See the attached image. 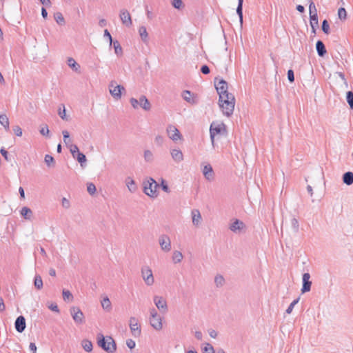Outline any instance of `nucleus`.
Here are the masks:
<instances>
[{
  "label": "nucleus",
  "instance_id": "f257e3e1",
  "mask_svg": "<svg viewBox=\"0 0 353 353\" xmlns=\"http://www.w3.org/2000/svg\"><path fill=\"white\" fill-rule=\"evenodd\" d=\"M97 345L108 353H114L117 350V345L111 336L105 337L103 334L99 333L97 336Z\"/></svg>",
  "mask_w": 353,
  "mask_h": 353
},
{
  "label": "nucleus",
  "instance_id": "f03ea898",
  "mask_svg": "<svg viewBox=\"0 0 353 353\" xmlns=\"http://www.w3.org/2000/svg\"><path fill=\"white\" fill-rule=\"evenodd\" d=\"M219 104L223 113L227 117L232 114L234 109L235 99L232 94H226L223 99L219 98Z\"/></svg>",
  "mask_w": 353,
  "mask_h": 353
},
{
  "label": "nucleus",
  "instance_id": "7ed1b4c3",
  "mask_svg": "<svg viewBox=\"0 0 353 353\" xmlns=\"http://www.w3.org/2000/svg\"><path fill=\"white\" fill-rule=\"evenodd\" d=\"M159 185L154 179L150 178L146 182H144L143 192L144 193L152 197L156 198L158 196L157 188Z\"/></svg>",
  "mask_w": 353,
  "mask_h": 353
},
{
  "label": "nucleus",
  "instance_id": "20e7f679",
  "mask_svg": "<svg viewBox=\"0 0 353 353\" xmlns=\"http://www.w3.org/2000/svg\"><path fill=\"white\" fill-rule=\"evenodd\" d=\"M109 91L112 97L119 100L121 98L123 91H125V88L123 85H117L115 81H111L109 84Z\"/></svg>",
  "mask_w": 353,
  "mask_h": 353
},
{
  "label": "nucleus",
  "instance_id": "39448f33",
  "mask_svg": "<svg viewBox=\"0 0 353 353\" xmlns=\"http://www.w3.org/2000/svg\"><path fill=\"white\" fill-rule=\"evenodd\" d=\"M141 276L145 283L151 286L154 283V278L153 276L152 271L148 266H143L141 268Z\"/></svg>",
  "mask_w": 353,
  "mask_h": 353
},
{
  "label": "nucleus",
  "instance_id": "423d86ee",
  "mask_svg": "<svg viewBox=\"0 0 353 353\" xmlns=\"http://www.w3.org/2000/svg\"><path fill=\"white\" fill-rule=\"evenodd\" d=\"M225 130V125L223 123L215 125L214 123L211 124L210 128V135L212 145L214 147V137L216 135L221 134Z\"/></svg>",
  "mask_w": 353,
  "mask_h": 353
},
{
  "label": "nucleus",
  "instance_id": "0eeeda50",
  "mask_svg": "<svg viewBox=\"0 0 353 353\" xmlns=\"http://www.w3.org/2000/svg\"><path fill=\"white\" fill-rule=\"evenodd\" d=\"M71 316L77 324H82L84 322V314L78 307H72L70 310Z\"/></svg>",
  "mask_w": 353,
  "mask_h": 353
},
{
  "label": "nucleus",
  "instance_id": "6e6552de",
  "mask_svg": "<svg viewBox=\"0 0 353 353\" xmlns=\"http://www.w3.org/2000/svg\"><path fill=\"white\" fill-rule=\"evenodd\" d=\"M153 301L156 307L161 312L165 314L168 312V308L167 302L163 297L155 295L153 298Z\"/></svg>",
  "mask_w": 353,
  "mask_h": 353
},
{
  "label": "nucleus",
  "instance_id": "1a4fd4ad",
  "mask_svg": "<svg viewBox=\"0 0 353 353\" xmlns=\"http://www.w3.org/2000/svg\"><path fill=\"white\" fill-rule=\"evenodd\" d=\"M215 88L221 99H223L225 95L230 94L228 91V83L223 79L219 80V81L215 84Z\"/></svg>",
  "mask_w": 353,
  "mask_h": 353
},
{
  "label": "nucleus",
  "instance_id": "9d476101",
  "mask_svg": "<svg viewBox=\"0 0 353 353\" xmlns=\"http://www.w3.org/2000/svg\"><path fill=\"white\" fill-rule=\"evenodd\" d=\"M159 243L161 250L165 252H168L172 249L171 240L166 234H162L159 238Z\"/></svg>",
  "mask_w": 353,
  "mask_h": 353
},
{
  "label": "nucleus",
  "instance_id": "9b49d317",
  "mask_svg": "<svg viewBox=\"0 0 353 353\" xmlns=\"http://www.w3.org/2000/svg\"><path fill=\"white\" fill-rule=\"evenodd\" d=\"M167 133L172 141H176L182 139V136L179 130L172 125H169L166 129Z\"/></svg>",
  "mask_w": 353,
  "mask_h": 353
},
{
  "label": "nucleus",
  "instance_id": "f8f14e48",
  "mask_svg": "<svg viewBox=\"0 0 353 353\" xmlns=\"http://www.w3.org/2000/svg\"><path fill=\"white\" fill-rule=\"evenodd\" d=\"M129 325L132 335L135 337L140 336L141 333V326L138 323V320L135 317H130Z\"/></svg>",
  "mask_w": 353,
  "mask_h": 353
},
{
  "label": "nucleus",
  "instance_id": "ddd939ff",
  "mask_svg": "<svg viewBox=\"0 0 353 353\" xmlns=\"http://www.w3.org/2000/svg\"><path fill=\"white\" fill-rule=\"evenodd\" d=\"M230 230L236 234H240L242 231H243L245 229V223L239 220V219H235L229 227Z\"/></svg>",
  "mask_w": 353,
  "mask_h": 353
},
{
  "label": "nucleus",
  "instance_id": "4468645a",
  "mask_svg": "<svg viewBox=\"0 0 353 353\" xmlns=\"http://www.w3.org/2000/svg\"><path fill=\"white\" fill-rule=\"evenodd\" d=\"M310 274L307 272L304 273L302 276V288H301V292L305 293L307 292H310L311 290V285H312V281H310Z\"/></svg>",
  "mask_w": 353,
  "mask_h": 353
},
{
  "label": "nucleus",
  "instance_id": "2eb2a0df",
  "mask_svg": "<svg viewBox=\"0 0 353 353\" xmlns=\"http://www.w3.org/2000/svg\"><path fill=\"white\" fill-rule=\"evenodd\" d=\"M202 172L205 179L209 181H212L214 179V172L212 167L210 164L205 165L202 168Z\"/></svg>",
  "mask_w": 353,
  "mask_h": 353
},
{
  "label": "nucleus",
  "instance_id": "dca6fc26",
  "mask_svg": "<svg viewBox=\"0 0 353 353\" xmlns=\"http://www.w3.org/2000/svg\"><path fill=\"white\" fill-rule=\"evenodd\" d=\"M182 97L183 99L187 101L188 103L194 105L198 103V99L196 96H195L194 94H192L189 90H185L182 93Z\"/></svg>",
  "mask_w": 353,
  "mask_h": 353
},
{
  "label": "nucleus",
  "instance_id": "f3484780",
  "mask_svg": "<svg viewBox=\"0 0 353 353\" xmlns=\"http://www.w3.org/2000/svg\"><path fill=\"white\" fill-rule=\"evenodd\" d=\"M120 18L123 24L128 27L132 25V19L129 12L127 10L123 9L120 11Z\"/></svg>",
  "mask_w": 353,
  "mask_h": 353
},
{
  "label": "nucleus",
  "instance_id": "a211bd4d",
  "mask_svg": "<svg viewBox=\"0 0 353 353\" xmlns=\"http://www.w3.org/2000/svg\"><path fill=\"white\" fill-rule=\"evenodd\" d=\"M162 317L157 316V317H150V325L156 330L159 331L163 328Z\"/></svg>",
  "mask_w": 353,
  "mask_h": 353
},
{
  "label": "nucleus",
  "instance_id": "6ab92c4d",
  "mask_svg": "<svg viewBox=\"0 0 353 353\" xmlns=\"http://www.w3.org/2000/svg\"><path fill=\"white\" fill-rule=\"evenodd\" d=\"M14 327L18 332L21 333L25 330L26 324V319L23 316H19L17 318L14 323Z\"/></svg>",
  "mask_w": 353,
  "mask_h": 353
},
{
  "label": "nucleus",
  "instance_id": "aec40b11",
  "mask_svg": "<svg viewBox=\"0 0 353 353\" xmlns=\"http://www.w3.org/2000/svg\"><path fill=\"white\" fill-rule=\"evenodd\" d=\"M192 223L194 226H199L201 224L202 217L199 210L194 209L191 212Z\"/></svg>",
  "mask_w": 353,
  "mask_h": 353
},
{
  "label": "nucleus",
  "instance_id": "412c9836",
  "mask_svg": "<svg viewBox=\"0 0 353 353\" xmlns=\"http://www.w3.org/2000/svg\"><path fill=\"white\" fill-rule=\"evenodd\" d=\"M170 154L172 159L176 163H180L183 160V154L182 152L179 149H172L170 151Z\"/></svg>",
  "mask_w": 353,
  "mask_h": 353
},
{
  "label": "nucleus",
  "instance_id": "4be33fe9",
  "mask_svg": "<svg viewBox=\"0 0 353 353\" xmlns=\"http://www.w3.org/2000/svg\"><path fill=\"white\" fill-rule=\"evenodd\" d=\"M139 107L142 108L144 110L148 111L151 108V104L145 96H141L139 99Z\"/></svg>",
  "mask_w": 353,
  "mask_h": 353
},
{
  "label": "nucleus",
  "instance_id": "5701e85b",
  "mask_svg": "<svg viewBox=\"0 0 353 353\" xmlns=\"http://www.w3.org/2000/svg\"><path fill=\"white\" fill-rule=\"evenodd\" d=\"M316 49L319 57H323L327 52L324 43L321 40L317 41Z\"/></svg>",
  "mask_w": 353,
  "mask_h": 353
},
{
  "label": "nucleus",
  "instance_id": "b1692460",
  "mask_svg": "<svg viewBox=\"0 0 353 353\" xmlns=\"http://www.w3.org/2000/svg\"><path fill=\"white\" fill-rule=\"evenodd\" d=\"M21 216L26 220H30L32 216V210L28 207H23L20 211Z\"/></svg>",
  "mask_w": 353,
  "mask_h": 353
},
{
  "label": "nucleus",
  "instance_id": "393cba45",
  "mask_svg": "<svg viewBox=\"0 0 353 353\" xmlns=\"http://www.w3.org/2000/svg\"><path fill=\"white\" fill-rule=\"evenodd\" d=\"M343 182L347 185H350L353 183V172H347L343 175Z\"/></svg>",
  "mask_w": 353,
  "mask_h": 353
},
{
  "label": "nucleus",
  "instance_id": "a878e982",
  "mask_svg": "<svg viewBox=\"0 0 353 353\" xmlns=\"http://www.w3.org/2000/svg\"><path fill=\"white\" fill-rule=\"evenodd\" d=\"M139 34L141 38V40L145 43L148 42V34L145 26H141L139 28Z\"/></svg>",
  "mask_w": 353,
  "mask_h": 353
},
{
  "label": "nucleus",
  "instance_id": "bb28decb",
  "mask_svg": "<svg viewBox=\"0 0 353 353\" xmlns=\"http://www.w3.org/2000/svg\"><path fill=\"white\" fill-rule=\"evenodd\" d=\"M81 346L85 352H91L92 351V343L88 339H83L81 341Z\"/></svg>",
  "mask_w": 353,
  "mask_h": 353
},
{
  "label": "nucleus",
  "instance_id": "cd10ccee",
  "mask_svg": "<svg viewBox=\"0 0 353 353\" xmlns=\"http://www.w3.org/2000/svg\"><path fill=\"white\" fill-rule=\"evenodd\" d=\"M125 183L130 192H136L137 189V185L135 183V181L132 179L128 177L126 179Z\"/></svg>",
  "mask_w": 353,
  "mask_h": 353
},
{
  "label": "nucleus",
  "instance_id": "c85d7f7f",
  "mask_svg": "<svg viewBox=\"0 0 353 353\" xmlns=\"http://www.w3.org/2000/svg\"><path fill=\"white\" fill-rule=\"evenodd\" d=\"M112 45L114 49L115 54L119 57L121 56L123 54V49L119 42L117 40L113 41Z\"/></svg>",
  "mask_w": 353,
  "mask_h": 353
},
{
  "label": "nucleus",
  "instance_id": "c756f323",
  "mask_svg": "<svg viewBox=\"0 0 353 353\" xmlns=\"http://www.w3.org/2000/svg\"><path fill=\"white\" fill-rule=\"evenodd\" d=\"M243 0H238V6L236 8V13L239 17L240 23L243 24Z\"/></svg>",
  "mask_w": 353,
  "mask_h": 353
},
{
  "label": "nucleus",
  "instance_id": "7c9ffc66",
  "mask_svg": "<svg viewBox=\"0 0 353 353\" xmlns=\"http://www.w3.org/2000/svg\"><path fill=\"white\" fill-rule=\"evenodd\" d=\"M101 306L103 310L110 311L112 309V304L108 297H104L101 301Z\"/></svg>",
  "mask_w": 353,
  "mask_h": 353
},
{
  "label": "nucleus",
  "instance_id": "2f4dec72",
  "mask_svg": "<svg viewBox=\"0 0 353 353\" xmlns=\"http://www.w3.org/2000/svg\"><path fill=\"white\" fill-rule=\"evenodd\" d=\"M172 258L174 263H179L183 260V256L180 251L175 250L173 252Z\"/></svg>",
  "mask_w": 353,
  "mask_h": 353
},
{
  "label": "nucleus",
  "instance_id": "473e14b6",
  "mask_svg": "<svg viewBox=\"0 0 353 353\" xmlns=\"http://www.w3.org/2000/svg\"><path fill=\"white\" fill-rule=\"evenodd\" d=\"M0 123L4 127L6 131L10 130L9 119L6 114L0 115Z\"/></svg>",
  "mask_w": 353,
  "mask_h": 353
},
{
  "label": "nucleus",
  "instance_id": "72a5a7b5",
  "mask_svg": "<svg viewBox=\"0 0 353 353\" xmlns=\"http://www.w3.org/2000/svg\"><path fill=\"white\" fill-rule=\"evenodd\" d=\"M68 65L70 68H71L74 71L77 72L80 65L76 62V61L73 58H68Z\"/></svg>",
  "mask_w": 353,
  "mask_h": 353
},
{
  "label": "nucleus",
  "instance_id": "f704fd0d",
  "mask_svg": "<svg viewBox=\"0 0 353 353\" xmlns=\"http://www.w3.org/2000/svg\"><path fill=\"white\" fill-rule=\"evenodd\" d=\"M143 157L145 162L151 163L154 160V155L150 150H145L143 153Z\"/></svg>",
  "mask_w": 353,
  "mask_h": 353
},
{
  "label": "nucleus",
  "instance_id": "c9c22d12",
  "mask_svg": "<svg viewBox=\"0 0 353 353\" xmlns=\"http://www.w3.org/2000/svg\"><path fill=\"white\" fill-rule=\"evenodd\" d=\"M34 285L38 290H41L43 288V281L40 275H35Z\"/></svg>",
  "mask_w": 353,
  "mask_h": 353
},
{
  "label": "nucleus",
  "instance_id": "e433bc0d",
  "mask_svg": "<svg viewBox=\"0 0 353 353\" xmlns=\"http://www.w3.org/2000/svg\"><path fill=\"white\" fill-rule=\"evenodd\" d=\"M214 283L217 288L222 287L225 283V279L221 274H218L214 278Z\"/></svg>",
  "mask_w": 353,
  "mask_h": 353
},
{
  "label": "nucleus",
  "instance_id": "4c0bfd02",
  "mask_svg": "<svg viewBox=\"0 0 353 353\" xmlns=\"http://www.w3.org/2000/svg\"><path fill=\"white\" fill-rule=\"evenodd\" d=\"M54 19L56 22L59 25L65 24V19L63 14L61 12H56L54 14Z\"/></svg>",
  "mask_w": 353,
  "mask_h": 353
},
{
  "label": "nucleus",
  "instance_id": "58836bf2",
  "mask_svg": "<svg viewBox=\"0 0 353 353\" xmlns=\"http://www.w3.org/2000/svg\"><path fill=\"white\" fill-rule=\"evenodd\" d=\"M74 158L76 159L80 163L81 166L82 167L83 166V163L86 162L85 155L82 152L77 153L76 157Z\"/></svg>",
  "mask_w": 353,
  "mask_h": 353
},
{
  "label": "nucleus",
  "instance_id": "ea45409f",
  "mask_svg": "<svg viewBox=\"0 0 353 353\" xmlns=\"http://www.w3.org/2000/svg\"><path fill=\"white\" fill-rule=\"evenodd\" d=\"M346 100L350 109L353 110V92L348 91L346 94Z\"/></svg>",
  "mask_w": 353,
  "mask_h": 353
},
{
  "label": "nucleus",
  "instance_id": "a19ab883",
  "mask_svg": "<svg viewBox=\"0 0 353 353\" xmlns=\"http://www.w3.org/2000/svg\"><path fill=\"white\" fill-rule=\"evenodd\" d=\"M63 299L65 301H71L73 299V296L69 290H63Z\"/></svg>",
  "mask_w": 353,
  "mask_h": 353
},
{
  "label": "nucleus",
  "instance_id": "79ce46f5",
  "mask_svg": "<svg viewBox=\"0 0 353 353\" xmlns=\"http://www.w3.org/2000/svg\"><path fill=\"white\" fill-rule=\"evenodd\" d=\"M203 353H215L213 346L210 343H206L202 348Z\"/></svg>",
  "mask_w": 353,
  "mask_h": 353
},
{
  "label": "nucleus",
  "instance_id": "37998d69",
  "mask_svg": "<svg viewBox=\"0 0 353 353\" xmlns=\"http://www.w3.org/2000/svg\"><path fill=\"white\" fill-rule=\"evenodd\" d=\"M309 11H310V16L318 15L317 10L316 8L315 4L314 3V2L312 0H310V3L309 5Z\"/></svg>",
  "mask_w": 353,
  "mask_h": 353
},
{
  "label": "nucleus",
  "instance_id": "c03bdc74",
  "mask_svg": "<svg viewBox=\"0 0 353 353\" xmlns=\"http://www.w3.org/2000/svg\"><path fill=\"white\" fill-rule=\"evenodd\" d=\"M171 3L174 8L178 10H180L183 7L182 0H172Z\"/></svg>",
  "mask_w": 353,
  "mask_h": 353
},
{
  "label": "nucleus",
  "instance_id": "a18cd8bd",
  "mask_svg": "<svg viewBox=\"0 0 353 353\" xmlns=\"http://www.w3.org/2000/svg\"><path fill=\"white\" fill-rule=\"evenodd\" d=\"M300 298H297L294 299L288 306V307L286 310V313L290 314L292 313L294 307L299 303Z\"/></svg>",
  "mask_w": 353,
  "mask_h": 353
},
{
  "label": "nucleus",
  "instance_id": "49530a36",
  "mask_svg": "<svg viewBox=\"0 0 353 353\" xmlns=\"http://www.w3.org/2000/svg\"><path fill=\"white\" fill-rule=\"evenodd\" d=\"M321 28L325 34H328L330 33V26L328 21L326 19L323 21Z\"/></svg>",
  "mask_w": 353,
  "mask_h": 353
},
{
  "label": "nucleus",
  "instance_id": "de8ad7c7",
  "mask_svg": "<svg viewBox=\"0 0 353 353\" xmlns=\"http://www.w3.org/2000/svg\"><path fill=\"white\" fill-rule=\"evenodd\" d=\"M338 17L341 20H345L347 17V12L345 8H340L338 10Z\"/></svg>",
  "mask_w": 353,
  "mask_h": 353
},
{
  "label": "nucleus",
  "instance_id": "09e8293b",
  "mask_svg": "<svg viewBox=\"0 0 353 353\" xmlns=\"http://www.w3.org/2000/svg\"><path fill=\"white\" fill-rule=\"evenodd\" d=\"M291 225H292L293 230L295 232H297L299 231V223L298 220L296 218L294 217L291 219Z\"/></svg>",
  "mask_w": 353,
  "mask_h": 353
},
{
  "label": "nucleus",
  "instance_id": "8fccbe9b",
  "mask_svg": "<svg viewBox=\"0 0 353 353\" xmlns=\"http://www.w3.org/2000/svg\"><path fill=\"white\" fill-rule=\"evenodd\" d=\"M310 26L314 28V26H319L318 15L310 16Z\"/></svg>",
  "mask_w": 353,
  "mask_h": 353
},
{
  "label": "nucleus",
  "instance_id": "3c124183",
  "mask_svg": "<svg viewBox=\"0 0 353 353\" xmlns=\"http://www.w3.org/2000/svg\"><path fill=\"white\" fill-rule=\"evenodd\" d=\"M44 160H45V163L47 164V165L48 167H50L54 165V158L51 155L46 154L45 156Z\"/></svg>",
  "mask_w": 353,
  "mask_h": 353
},
{
  "label": "nucleus",
  "instance_id": "603ef678",
  "mask_svg": "<svg viewBox=\"0 0 353 353\" xmlns=\"http://www.w3.org/2000/svg\"><path fill=\"white\" fill-rule=\"evenodd\" d=\"M70 151L73 157H76V155L77 153H79V148L77 145L71 144L70 145Z\"/></svg>",
  "mask_w": 353,
  "mask_h": 353
},
{
  "label": "nucleus",
  "instance_id": "864d4df0",
  "mask_svg": "<svg viewBox=\"0 0 353 353\" xmlns=\"http://www.w3.org/2000/svg\"><path fill=\"white\" fill-rule=\"evenodd\" d=\"M61 105L63 106V110H61V108H59L58 114L62 119L68 121V117H66V114H65V106L63 104Z\"/></svg>",
  "mask_w": 353,
  "mask_h": 353
},
{
  "label": "nucleus",
  "instance_id": "5fc2aeb1",
  "mask_svg": "<svg viewBox=\"0 0 353 353\" xmlns=\"http://www.w3.org/2000/svg\"><path fill=\"white\" fill-rule=\"evenodd\" d=\"M87 190L90 194H94L96 192V186L92 183H88Z\"/></svg>",
  "mask_w": 353,
  "mask_h": 353
},
{
  "label": "nucleus",
  "instance_id": "6e6d98bb",
  "mask_svg": "<svg viewBox=\"0 0 353 353\" xmlns=\"http://www.w3.org/2000/svg\"><path fill=\"white\" fill-rule=\"evenodd\" d=\"M48 307L50 310H52V311H53V312H57V313H59V312H60V311H59V307H58V305H57V303H51L48 304Z\"/></svg>",
  "mask_w": 353,
  "mask_h": 353
},
{
  "label": "nucleus",
  "instance_id": "4d7b16f0",
  "mask_svg": "<svg viewBox=\"0 0 353 353\" xmlns=\"http://www.w3.org/2000/svg\"><path fill=\"white\" fill-rule=\"evenodd\" d=\"M154 141L157 145L161 146L164 142V138L161 135H157L154 139Z\"/></svg>",
  "mask_w": 353,
  "mask_h": 353
},
{
  "label": "nucleus",
  "instance_id": "13d9d810",
  "mask_svg": "<svg viewBox=\"0 0 353 353\" xmlns=\"http://www.w3.org/2000/svg\"><path fill=\"white\" fill-rule=\"evenodd\" d=\"M62 134H63V141L65 142V143L66 145H68V143L70 142V134H69V132L67 130H63L62 132Z\"/></svg>",
  "mask_w": 353,
  "mask_h": 353
},
{
  "label": "nucleus",
  "instance_id": "bf43d9fd",
  "mask_svg": "<svg viewBox=\"0 0 353 353\" xmlns=\"http://www.w3.org/2000/svg\"><path fill=\"white\" fill-rule=\"evenodd\" d=\"M161 187L164 192H168V193L170 192L167 183L163 179H162V181H161Z\"/></svg>",
  "mask_w": 353,
  "mask_h": 353
},
{
  "label": "nucleus",
  "instance_id": "052dcab7",
  "mask_svg": "<svg viewBox=\"0 0 353 353\" xmlns=\"http://www.w3.org/2000/svg\"><path fill=\"white\" fill-rule=\"evenodd\" d=\"M0 152L7 161H10V159H9L8 152L5 148H1Z\"/></svg>",
  "mask_w": 353,
  "mask_h": 353
},
{
  "label": "nucleus",
  "instance_id": "680f3d73",
  "mask_svg": "<svg viewBox=\"0 0 353 353\" xmlns=\"http://www.w3.org/2000/svg\"><path fill=\"white\" fill-rule=\"evenodd\" d=\"M13 131L14 134L18 137H21L22 135V130L19 125L14 126Z\"/></svg>",
  "mask_w": 353,
  "mask_h": 353
},
{
  "label": "nucleus",
  "instance_id": "e2e57ef3",
  "mask_svg": "<svg viewBox=\"0 0 353 353\" xmlns=\"http://www.w3.org/2000/svg\"><path fill=\"white\" fill-rule=\"evenodd\" d=\"M130 104L134 109H137L139 108V100L135 98H131L130 99Z\"/></svg>",
  "mask_w": 353,
  "mask_h": 353
},
{
  "label": "nucleus",
  "instance_id": "0e129e2a",
  "mask_svg": "<svg viewBox=\"0 0 353 353\" xmlns=\"http://www.w3.org/2000/svg\"><path fill=\"white\" fill-rule=\"evenodd\" d=\"M288 79L290 82H293L294 81V74L292 70H289L288 71Z\"/></svg>",
  "mask_w": 353,
  "mask_h": 353
},
{
  "label": "nucleus",
  "instance_id": "69168bd1",
  "mask_svg": "<svg viewBox=\"0 0 353 353\" xmlns=\"http://www.w3.org/2000/svg\"><path fill=\"white\" fill-rule=\"evenodd\" d=\"M126 345L130 349H133L135 347L136 343L132 339H128L126 341Z\"/></svg>",
  "mask_w": 353,
  "mask_h": 353
},
{
  "label": "nucleus",
  "instance_id": "338daca9",
  "mask_svg": "<svg viewBox=\"0 0 353 353\" xmlns=\"http://www.w3.org/2000/svg\"><path fill=\"white\" fill-rule=\"evenodd\" d=\"M40 133L45 136V135H48V133H49V129H48V127L47 125H44L43 127H42L40 130Z\"/></svg>",
  "mask_w": 353,
  "mask_h": 353
},
{
  "label": "nucleus",
  "instance_id": "774afa93",
  "mask_svg": "<svg viewBox=\"0 0 353 353\" xmlns=\"http://www.w3.org/2000/svg\"><path fill=\"white\" fill-rule=\"evenodd\" d=\"M201 72L204 74H208L210 73V70L207 65H203L201 68Z\"/></svg>",
  "mask_w": 353,
  "mask_h": 353
}]
</instances>
